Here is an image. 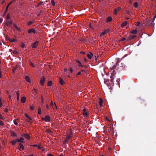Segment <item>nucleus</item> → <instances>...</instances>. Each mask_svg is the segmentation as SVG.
Returning <instances> with one entry per match:
<instances>
[{"label":"nucleus","mask_w":156,"mask_h":156,"mask_svg":"<svg viewBox=\"0 0 156 156\" xmlns=\"http://www.w3.org/2000/svg\"><path fill=\"white\" fill-rule=\"evenodd\" d=\"M2 103L1 99H0V107H1L2 106Z\"/></svg>","instance_id":"49"},{"label":"nucleus","mask_w":156,"mask_h":156,"mask_svg":"<svg viewBox=\"0 0 156 156\" xmlns=\"http://www.w3.org/2000/svg\"><path fill=\"white\" fill-rule=\"evenodd\" d=\"M41 101H42V103H43L44 101L43 100V98L42 97H41Z\"/></svg>","instance_id":"62"},{"label":"nucleus","mask_w":156,"mask_h":156,"mask_svg":"<svg viewBox=\"0 0 156 156\" xmlns=\"http://www.w3.org/2000/svg\"><path fill=\"white\" fill-rule=\"evenodd\" d=\"M34 23V22H32L31 21H29L28 22L27 24L28 25H30L32 24H33Z\"/></svg>","instance_id":"39"},{"label":"nucleus","mask_w":156,"mask_h":156,"mask_svg":"<svg viewBox=\"0 0 156 156\" xmlns=\"http://www.w3.org/2000/svg\"><path fill=\"white\" fill-rule=\"evenodd\" d=\"M151 23H150V21H144L143 23H142V25L143 26L144 24H145V25H147L150 26V24Z\"/></svg>","instance_id":"9"},{"label":"nucleus","mask_w":156,"mask_h":156,"mask_svg":"<svg viewBox=\"0 0 156 156\" xmlns=\"http://www.w3.org/2000/svg\"><path fill=\"white\" fill-rule=\"evenodd\" d=\"M70 72L71 73H72L73 71V69L72 68H70Z\"/></svg>","instance_id":"61"},{"label":"nucleus","mask_w":156,"mask_h":156,"mask_svg":"<svg viewBox=\"0 0 156 156\" xmlns=\"http://www.w3.org/2000/svg\"><path fill=\"white\" fill-rule=\"evenodd\" d=\"M103 103V100L101 98L100 99L99 104L100 106H102Z\"/></svg>","instance_id":"34"},{"label":"nucleus","mask_w":156,"mask_h":156,"mask_svg":"<svg viewBox=\"0 0 156 156\" xmlns=\"http://www.w3.org/2000/svg\"><path fill=\"white\" fill-rule=\"evenodd\" d=\"M138 4L137 2H135L134 3L133 6L135 8H137L138 6Z\"/></svg>","instance_id":"30"},{"label":"nucleus","mask_w":156,"mask_h":156,"mask_svg":"<svg viewBox=\"0 0 156 156\" xmlns=\"http://www.w3.org/2000/svg\"><path fill=\"white\" fill-rule=\"evenodd\" d=\"M32 93L33 94H36L37 93V90L36 89L34 88L32 91Z\"/></svg>","instance_id":"27"},{"label":"nucleus","mask_w":156,"mask_h":156,"mask_svg":"<svg viewBox=\"0 0 156 156\" xmlns=\"http://www.w3.org/2000/svg\"><path fill=\"white\" fill-rule=\"evenodd\" d=\"M30 65H31V66H32V67H34V65H33V63H31V64H30Z\"/></svg>","instance_id":"60"},{"label":"nucleus","mask_w":156,"mask_h":156,"mask_svg":"<svg viewBox=\"0 0 156 156\" xmlns=\"http://www.w3.org/2000/svg\"><path fill=\"white\" fill-rule=\"evenodd\" d=\"M38 114H41V109L40 108V107H39L38 108Z\"/></svg>","instance_id":"35"},{"label":"nucleus","mask_w":156,"mask_h":156,"mask_svg":"<svg viewBox=\"0 0 156 156\" xmlns=\"http://www.w3.org/2000/svg\"><path fill=\"white\" fill-rule=\"evenodd\" d=\"M109 79H105L104 80V82L108 85L109 84Z\"/></svg>","instance_id":"26"},{"label":"nucleus","mask_w":156,"mask_h":156,"mask_svg":"<svg viewBox=\"0 0 156 156\" xmlns=\"http://www.w3.org/2000/svg\"><path fill=\"white\" fill-rule=\"evenodd\" d=\"M32 33H33L34 34H35L36 33V31L34 29L32 28L30 30H28V33L29 34H30Z\"/></svg>","instance_id":"11"},{"label":"nucleus","mask_w":156,"mask_h":156,"mask_svg":"<svg viewBox=\"0 0 156 156\" xmlns=\"http://www.w3.org/2000/svg\"><path fill=\"white\" fill-rule=\"evenodd\" d=\"M51 106H52V108H54V107H53V106L54 105V104L52 101H51Z\"/></svg>","instance_id":"50"},{"label":"nucleus","mask_w":156,"mask_h":156,"mask_svg":"<svg viewBox=\"0 0 156 156\" xmlns=\"http://www.w3.org/2000/svg\"><path fill=\"white\" fill-rule=\"evenodd\" d=\"M21 101L23 103H25L26 101V98L25 97H23L21 99Z\"/></svg>","instance_id":"19"},{"label":"nucleus","mask_w":156,"mask_h":156,"mask_svg":"<svg viewBox=\"0 0 156 156\" xmlns=\"http://www.w3.org/2000/svg\"><path fill=\"white\" fill-rule=\"evenodd\" d=\"M39 42L38 41H36L35 42L33 43L32 45V47L33 48H36L38 46Z\"/></svg>","instance_id":"3"},{"label":"nucleus","mask_w":156,"mask_h":156,"mask_svg":"<svg viewBox=\"0 0 156 156\" xmlns=\"http://www.w3.org/2000/svg\"><path fill=\"white\" fill-rule=\"evenodd\" d=\"M117 9V10L118 11H120V10H121V8L120 7H118V9Z\"/></svg>","instance_id":"57"},{"label":"nucleus","mask_w":156,"mask_h":156,"mask_svg":"<svg viewBox=\"0 0 156 156\" xmlns=\"http://www.w3.org/2000/svg\"><path fill=\"white\" fill-rule=\"evenodd\" d=\"M137 30L136 29L133 30L131 31L130 33L132 34H136L137 33Z\"/></svg>","instance_id":"22"},{"label":"nucleus","mask_w":156,"mask_h":156,"mask_svg":"<svg viewBox=\"0 0 156 156\" xmlns=\"http://www.w3.org/2000/svg\"><path fill=\"white\" fill-rule=\"evenodd\" d=\"M119 62V61H118L116 62V65L115 66H114L112 67L113 69H116L119 72L123 70H124L125 69V66H124V67H123V65L122 66H121L120 67H118V66H119V65L118 64V63Z\"/></svg>","instance_id":"1"},{"label":"nucleus","mask_w":156,"mask_h":156,"mask_svg":"<svg viewBox=\"0 0 156 156\" xmlns=\"http://www.w3.org/2000/svg\"><path fill=\"white\" fill-rule=\"evenodd\" d=\"M76 61L77 63H78L79 64H81V62L79 60H76Z\"/></svg>","instance_id":"56"},{"label":"nucleus","mask_w":156,"mask_h":156,"mask_svg":"<svg viewBox=\"0 0 156 156\" xmlns=\"http://www.w3.org/2000/svg\"><path fill=\"white\" fill-rule=\"evenodd\" d=\"M118 10L117 9H115L114 11L113 14L115 15H116L117 14Z\"/></svg>","instance_id":"36"},{"label":"nucleus","mask_w":156,"mask_h":156,"mask_svg":"<svg viewBox=\"0 0 156 156\" xmlns=\"http://www.w3.org/2000/svg\"><path fill=\"white\" fill-rule=\"evenodd\" d=\"M48 133H50V134H51L53 133L52 131L50 130H48Z\"/></svg>","instance_id":"45"},{"label":"nucleus","mask_w":156,"mask_h":156,"mask_svg":"<svg viewBox=\"0 0 156 156\" xmlns=\"http://www.w3.org/2000/svg\"><path fill=\"white\" fill-rule=\"evenodd\" d=\"M13 1H12V2H10V3H9L8 5H9H9H10L11 4H12L13 2Z\"/></svg>","instance_id":"63"},{"label":"nucleus","mask_w":156,"mask_h":156,"mask_svg":"<svg viewBox=\"0 0 156 156\" xmlns=\"http://www.w3.org/2000/svg\"><path fill=\"white\" fill-rule=\"evenodd\" d=\"M112 20V17L111 16H108L106 20V22L108 23L109 22H111Z\"/></svg>","instance_id":"15"},{"label":"nucleus","mask_w":156,"mask_h":156,"mask_svg":"<svg viewBox=\"0 0 156 156\" xmlns=\"http://www.w3.org/2000/svg\"><path fill=\"white\" fill-rule=\"evenodd\" d=\"M13 53L14 54H18L17 51L16 50H14V51L13 52Z\"/></svg>","instance_id":"44"},{"label":"nucleus","mask_w":156,"mask_h":156,"mask_svg":"<svg viewBox=\"0 0 156 156\" xmlns=\"http://www.w3.org/2000/svg\"><path fill=\"white\" fill-rule=\"evenodd\" d=\"M8 39L9 41L12 42V39H11L9 37H8Z\"/></svg>","instance_id":"51"},{"label":"nucleus","mask_w":156,"mask_h":156,"mask_svg":"<svg viewBox=\"0 0 156 156\" xmlns=\"http://www.w3.org/2000/svg\"><path fill=\"white\" fill-rule=\"evenodd\" d=\"M19 149L21 151L24 149V147L23 145L21 143H19Z\"/></svg>","instance_id":"7"},{"label":"nucleus","mask_w":156,"mask_h":156,"mask_svg":"<svg viewBox=\"0 0 156 156\" xmlns=\"http://www.w3.org/2000/svg\"><path fill=\"white\" fill-rule=\"evenodd\" d=\"M4 118L2 116L1 114H0V119L4 120Z\"/></svg>","instance_id":"43"},{"label":"nucleus","mask_w":156,"mask_h":156,"mask_svg":"<svg viewBox=\"0 0 156 156\" xmlns=\"http://www.w3.org/2000/svg\"><path fill=\"white\" fill-rule=\"evenodd\" d=\"M127 23V22L126 21H124L121 24V26L122 27H124L126 26Z\"/></svg>","instance_id":"23"},{"label":"nucleus","mask_w":156,"mask_h":156,"mask_svg":"<svg viewBox=\"0 0 156 156\" xmlns=\"http://www.w3.org/2000/svg\"><path fill=\"white\" fill-rule=\"evenodd\" d=\"M90 54H88L87 55V57L88 58L90 59L91 58H92V56L91 55H93L92 54V53H90Z\"/></svg>","instance_id":"29"},{"label":"nucleus","mask_w":156,"mask_h":156,"mask_svg":"<svg viewBox=\"0 0 156 156\" xmlns=\"http://www.w3.org/2000/svg\"><path fill=\"white\" fill-rule=\"evenodd\" d=\"M17 140L18 142L24 143V141H23V140H24V139L22 137H20L19 139H17Z\"/></svg>","instance_id":"18"},{"label":"nucleus","mask_w":156,"mask_h":156,"mask_svg":"<svg viewBox=\"0 0 156 156\" xmlns=\"http://www.w3.org/2000/svg\"><path fill=\"white\" fill-rule=\"evenodd\" d=\"M59 83L62 85L64 84V82L62 78H59Z\"/></svg>","instance_id":"25"},{"label":"nucleus","mask_w":156,"mask_h":156,"mask_svg":"<svg viewBox=\"0 0 156 156\" xmlns=\"http://www.w3.org/2000/svg\"><path fill=\"white\" fill-rule=\"evenodd\" d=\"M83 115H85L86 117H87L88 115L87 112L86 111V109L85 108L83 109Z\"/></svg>","instance_id":"12"},{"label":"nucleus","mask_w":156,"mask_h":156,"mask_svg":"<svg viewBox=\"0 0 156 156\" xmlns=\"http://www.w3.org/2000/svg\"><path fill=\"white\" fill-rule=\"evenodd\" d=\"M115 70H113L112 72V73H111V74L112 75H115V74H116V72H115Z\"/></svg>","instance_id":"42"},{"label":"nucleus","mask_w":156,"mask_h":156,"mask_svg":"<svg viewBox=\"0 0 156 156\" xmlns=\"http://www.w3.org/2000/svg\"><path fill=\"white\" fill-rule=\"evenodd\" d=\"M13 25L14 26V27H15V28H16V29L17 30L19 31H20V28H19L16 25L14 24H13Z\"/></svg>","instance_id":"33"},{"label":"nucleus","mask_w":156,"mask_h":156,"mask_svg":"<svg viewBox=\"0 0 156 156\" xmlns=\"http://www.w3.org/2000/svg\"><path fill=\"white\" fill-rule=\"evenodd\" d=\"M51 3L53 6H54L55 5V3L54 0H51Z\"/></svg>","instance_id":"40"},{"label":"nucleus","mask_w":156,"mask_h":156,"mask_svg":"<svg viewBox=\"0 0 156 156\" xmlns=\"http://www.w3.org/2000/svg\"><path fill=\"white\" fill-rule=\"evenodd\" d=\"M154 20H153L152 22H151V23H150V26L152 27V26H154Z\"/></svg>","instance_id":"32"},{"label":"nucleus","mask_w":156,"mask_h":156,"mask_svg":"<svg viewBox=\"0 0 156 156\" xmlns=\"http://www.w3.org/2000/svg\"><path fill=\"white\" fill-rule=\"evenodd\" d=\"M10 18V15L9 14H8L7 15L6 17V20H9Z\"/></svg>","instance_id":"38"},{"label":"nucleus","mask_w":156,"mask_h":156,"mask_svg":"<svg viewBox=\"0 0 156 156\" xmlns=\"http://www.w3.org/2000/svg\"><path fill=\"white\" fill-rule=\"evenodd\" d=\"M12 21L11 20H7L5 23V24L7 26L9 27H10L12 25Z\"/></svg>","instance_id":"4"},{"label":"nucleus","mask_w":156,"mask_h":156,"mask_svg":"<svg viewBox=\"0 0 156 156\" xmlns=\"http://www.w3.org/2000/svg\"><path fill=\"white\" fill-rule=\"evenodd\" d=\"M25 116L28 119H29L30 120H29L27 119L26 120L27 121L29 122H30V123H32V122L31 121V120H32V119L29 115L28 114H26V113H25Z\"/></svg>","instance_id":"5"},{"label":"nucleus","mask_w":156,"mask_h":156,"mask_svg":"<svg viewBox=\"0 0 156 156\" xmlns=\"http://www.w3.org/2000/svg\"><path fill=\"white\" fill-rule=\"evenodd\" d=\"M16 94H17V101H19V97L20 95V91L19 90H18L16 92Z\"/></svg>","instance_id":"14"},{"label":"nucleus","mask_w":156,"mask_h":156,"mask_svg":"<svg viewBox=\"0 0 156 156\" xmlns=\"http://www.w3.org/2000/svg\"><path fill=\"white\" fill-rule=\"evenodd\" d=\"M135 37H136V36L134 35H130V39H131L134 38Z\"/></svg>","instance_id":"37"},{"label":"nucleus","mask_w":156,"mask_h":156,"mask_svg":"<svg viewBox=\"0 0 156 156\" xmlns=\"http://www.w3.org/2000/svg\"><path fill=\"white\" fill-rule=\"evenodd\" d=\"M10 134L13 137L17 136L16 134L13 131H10Z\"/></svg>","instance_id":"13"},{"label":"nucleus","mask_w":156,"mask_h":156,"mask_svg":"<svg viewBox=\"0 0 156 156\" xmlns=\"http://www.w3.org/2000/svg\"><path fill=\"white\" fill-rule=\"evenodd\" d=\"M140 24V23L139 22H137V23L136 24V26H139Z\"/></svg>","instance_id":"54"},{"label":"nucleus","mask_w":156,"mask_h":156,"mask_svg":"<svg viewBox=\"0 0 156 156\" xmlns=\"http://www.w3.org/2000/svg\"><path fill=\"white\" fill-rule=\"evenodd\" d=\"M25 44L23 43H22L21 45V46L22 48H24V47Z\"/></svg>","instance_id":"41"},{"label":"nucleus","mask_w":156,"mask_h":156,"mask_svg":"<svg viewBox=\"0 0 156 156\" xmlns=\"http://www.w3.org/2000/svg\"><path fill=\"white\" fill-rule=\"evenodd\" d=\"M25 156H34V155L33 154H31L28 155H26Z\"/></svg>","instance_id":"64"},{"label":"nucleus","mask_w":156,"mask_h":156,"mask_svg":"<svg viewBox=\"0 0 156 156\" xmlns=\"http://www.w3.org/2000/svg\"><path fill=\"white\" fill-rule=\"evenodd\" d=\"M17 142H18L17 141V139H16L15 140H13L12 141H11L10 142V143L12 144V145H15L16 144V143Z\"/></svg>","instance_id":"16"},{"label":"nucleus","mask_w":156,"mask_h":156,"mask_svg":"<svg viewBox=\"0 0 156 156\" xmlns=\"http://www.w3.org/2000/svg\"><path fill=\"white\" fill-rule=\"evenodd\" d=\"M22 136L27 139L28 140H29L30 138V136L29 134L27 133L22 134Z\"/></svg>","instance_id":"8"},{"label":"nucleus","mask_w":156,"mask_h":156,"mask_svg":"<svg viewBox=\"0 0 156 156\" xmlns=\"http://www.w3.org/2000/svg\"><path fill=\"white\" fill-rule=\"evenodd\" d=\"M110 31V29H105L101 34V35H104L106 33L109 32Z\"/></svg>","instance_id":"10"},{"label":"nucleus","mask_w":156,"mask_h":156,"mask_svg":"<svg viewBox=\"0 0 156 156\" xmlns=\"http://www.w3.org/2000/svg\"><path fill=\"white\" fill-rule=\"evenodd\" d=\"M18 67L17 66H16L15 67H13L12 68V71L13 73H14L16 70V69Z\"/></svg>","instance_id":"31"},{"label":"nucleus","mask_w":156,"mask_h":156,"mask_svg":"<svg viewBox=\"0 0 156 156\" xmlns=\"http://www.w3.org/2000/svg\"><path fill=\"white\" fill-rule=\"evenodd\" d=\"M16 40L15 39H12V42H15V41Z\"/></svg>","instance_id":"55"},{"label":"nucleus","mask_w":156,"mask_h":156,"mask_svg":"<svg viewBox=\"0 0 156 156\" xmlns=\"http://www.w3.org/2000/svg\"><path fill=\"white\" fill-rule=\"evenodd\" d=\"M73 132L72 131H70V133L69 134H67L66 137L69 139L72 137V136L73 135Z\"/></svg>","instance_id":"17"},{"label":"nucleus","mask_w":156,"mask_h":156,"mask_svg":"<svg viewBox=\"0 0 156 156\" xmlns=\"http://www.w3.org/2000/svg\"><path fill=\"white\" fill-rule=\"evenodd\" d=\"M45 81V79L44 76H43L41 79L40 83L42 86H43Z\"/></svg>","instance_id":"6"},{"label":"nucleus","mask_w":156,"mask_h":156,"mask_svg":"<svg viewBox=\"0 0 156 156\" xmlns=\"http://www.w3.org/2000/svg\"><path fill=\"white\" fill-rule=\"evenodd\" d=\"M115 77V75H114L111 74V75L110 76V77H111L110 81L111 82L113 83V80L114 79Z\"/></svg>","instance_id":"24"},{"label":"nucleus","mask_w":156,"mask_h":156,"mask_svg":"<svg viewBox=\"0 0 156 156\" xmlns=\"http://www.w3.org/2000/svg\"><path fill=\"white\" fill-rule=\"evenodd\" d=\"M25 79L27 82L29 83L30 82V78L28 76H26L25 77Z\"/></svg>","instance_id":"20"},{"label":"nucleus","mask_w":156,"mask_h":156,"mask_svg":"<svg viewBox=\"0 0 156 156\" xmlns=\"http://www.w3.org/2000/svg\"><path fill=\"white\" fill-rule=\"evenodd\" d=\"M81 74V73L80 72H79L77 74V76H78V75H80Z\"/></svg>","instance_id":"59"},{"label":"nucleus","mask_w":156,"mask_h":156,"mask_svg":"<svg viewBox=\"0 0 156 156\" xmlns=\"http://www.w3.org/2000/svg\"><path fill=\"white\" fill-rule=\"evenodd\" d=\"M47 156H54L51 154H48Z\"/></svg>","instance_id":"58"},{"label":"nucleus","mask_w":156,"mask_h":156,"mask_svg":"<svg viewBox=\"0 0 156 156\" xmlns=\"http://www.w3.org/2000/svg\"><path fill=\"white\" fill-rule=\"evenodd\" d=\"M126 40V39L125 37H123L122 38V39L121 40V41H124Z\"/></svg>","instance_id":"52"},{"label":"nucleus","mask_w":156,"mask_h":156,"mask_svg":"<svg viewBox=\"0 0 156 156\" xmlns=\"http://www.w3.org/2000/svg\"><path fill=\"white\" fill-rule=\"evenodd\" d=\"M14 124H15V125H18V123H17V122H16V120H14Z\"/></svg>","instance_id":"53"},{"label":"nucleus","mask_w":156,"mask_h":156,"mask_svg":"<svg viewBox=\"0 0 156 156\" xmlns=\"http://www.w3.org/2000/svg\"><path fill=\"white\" fill-rule=\"evenodd\" d=\"M9 5H7L6 6V11H5V13H6L7 11L8 10V8L9 7Z\"/></svg>","instance_id":"46"},{"label":"nucleus","mask_w":156,"mask_h":156,"mask_svg":"<svg viewBox=\"0 0 156 156\" xmlns=\"http://www.w3.org/2000/svg\"><path fill=\"white\" fill-rule=\"evenodd\" d=\"M4 125V123L0 120V125L3 126Z\"/></svg>","instance_id":"47"},{"label":"nucleus","mask_w":156,"mask_h":156,"mask_svg":"<svg viewBox=\"0 0 156 156\" xmlns=\"http://www.w3.org/2000/svg\"><path fill=\"white\" fill-rule=\"evenodd\" d=\"M69 138L66 137V139L63 142L64 144H67L68 143V142L69 141Z\"/></svg>","instance_id":"21"},{"label":"nucleus","mask_w":156,"mask_h":156,"mask_svg":"<svg viewBox=\"0 0 156 156\" xmlns=\"http://www.w3.org/2000/svg\"><path fill=\"white\" fill-rule=\"evenodd\" d=\"M41 119L42 120H45L47 122H49L50 121V117L49 115H46L44 118L42 117Z\"/></svg>","instance_id":"2"},{"label":"nucleus","mask_w":156,"mask_h":156,"mask_svg":"<svg viewBox=\"0 0 156 156\" xmlns=\"http://www.w3.org/2000/svg\"><path fill=\"white\" fill-rule=\"evenodd\" d=\"M30 109L31 110H33L34 109V108L33 106H30Z\"/></svg>","instance_id":"48"},{"label":"nucleus","mask_w":156,"mask_h":156,"mask_svg":"<svg viewBox=\"0 0 156 156\" xmlns=\"http://www.w3.org/2000/svg\"><path fill=\"white\" fill-rule=\"evenodd\" d=\"M52 82L51 81H49L48 82V86H52Z\"/></svg>","instance_id":"28"}]
</instances>
